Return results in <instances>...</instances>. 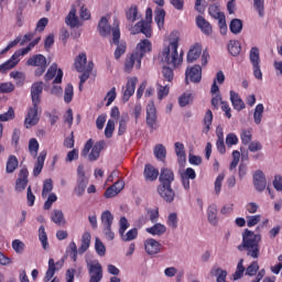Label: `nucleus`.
I'll return each mask as SVG.
<instances>
[{
	"mask_svg": "<svg viewBox=\"0 0 282 282\" xmlns=\"http://www.w3.org/2000/svg\"><path fill=\"white\" fill-rule=\"evenodd\" d=\"M208 13L213 19H216L217 21H221V19H226V14L219 11V7H217L216 4L209 6Z\"/></svg>",
	"mask_w": 282,
	"mask_h": 282,
	"instance_id": "42",
	"label": "nucleus"
},
{
	"mask_svg": "<svg viewBox=\"0 0 282 282\" xmlns=\"http://www.w3.org/2000/svg\"><path fill=\"white\" fill-rule=\"evenodd\" d=\"M41 94H43V82L33 83L31 86V99L33 107L29 109L24 120L26 129L39 124V106L41 105Z\"/></svg>",
	"mask_w": 282,
	"mask_h": 282,
	"instance_id": "2",
	"label": "nucleus"
},
{
	"mask_svg": "<svg viewBox=\"0 0 282 282\" xmlns=\"http://www.w3.org/2000/svg\"><path fill=\"white\" fill-rule=\"evenodd\" d=\"M101 224L104 228H111L113 225V214L110 210H105L101 213Z\"/></svg>",
	"mask_w": 282,
	"mask_h": 282,
	"instance_id": "39",
	"label": "nucleus"
},
{
	"mask_svg": "<svg viewBox=\"0 0 282 282\" xmlns=\"http://www.w3.org/2000/svg\"><path fill=\"white\" fill-rule=\"evenodd\" d=\"M199 56H202V44L196 43L187 53V63H195Z\"/></svg>",
	"mask_w": 282,
	"mask_h": 282,
	"instance_id": "26",
	"label": "nucleus"
},
{
	"mask_svg": "<svg viewBox=\"0 0 282 282\" xmlns=\"http://www.w3.org/2000/svg\"><path fill=\"white\" fill-rule=\"evenodd\" d=\"M51 219L54 224H57V226H61V224L65 223V216L63 215V212L58 209H55L52 213Z\"/></svg>",
	"mask_w": 282,
	"mask_h": 282,
	"instance_id": "50",
	"label": "nucleus"
},
{
	"mask_svg": "<svg viewBox=\"0 0 282 282\" xmlns=\"http://www.w3.org/2000/svg\"><path fill=\"white\" fill-rule=\"evenodd\" d=\"M153 153L156 160H160V162H164L166 160V148L164 144H156L154 147Z\"/></svg>",
	"mask_w": 282,
	"mask_h": 282,
	"instance_id": "41",
	"label": "nucleus"
},
{
	"mask_svg": "<svg viewBox=\"0 0 282 282\" xmlns=\"http://www.w3.org/2000/svg\"><path fill=\"white\" fill-rule=\"evenodd\" d=\"M94 72V62H89L86 66V69L83 72H79L82 75L79 76V83L80 85H85L87 80H89V76Z\"/></svg>",
	"mask_w": 282,
	"mask_h": 282,
	"instance_id": "34",
	"label": "nucleus"
},
{
	"mask_svg": "<svg viewBox=\"0 0 282 282\" xmlns=\"http://www.w3.org/2000/svg\"><path fill=\"white\" fill-rule=\"evenodd\" d=\"M228 52L231 56H239V54H241V43L237 40H230L228 44Z\"/></svg>",
	"mask_w": 282,
	"mask_h": 282,
	"instance_id": "37",
	"label": "nucleus"
},
{
	"mask_svg": "<svg viewBox=\"0 0 282 282\" xmlns=\"http://www.w3.org/2000/svg\"><path fill=\"white\" fill-rule=\"evenodd\" d=\"M26 65H29V67H37L34 75L37 77L43 76L47 69V58H45L43 54H36L26 61Z\"/></svg>",
	"mask_w": 282,
	"mask_h": 282,
	"instance_id": "8",
	"label": "nucleus"
},
{
	"mask_svg": "<svg viewBox=\"0 0 282 282\" xmlns=\"http://www.w3.org/2000/svg\"><path fill=\"white\" fill-rule=\"evenodd\" d=\"M180 37L171 40L170 44L165 46L161 53L162 63L171 65L174 69H177L182 63H184V52L178 53Z\"/></svg>",
	"mask_w": 282,
	"mask_h": 282,
	"instance_id": "4",
	"label": "nucleus"
},
{
	"mask_svg": "<svg viewBox=\"0 0 282 282\" xmlns=\"http://www.w3.org/2000/svg\"><path fill=\"white\" fill-rule=\"evenodd\" d=\"M132 34H144L147 39H151L152 36L151 22H147L144 20L137 22L132 29Z\"/></svg>",
	"mask_w": 282,
	"mask_h": 282,
	"instance_id": "15",
	"label": "nucleus"
},
{
	"mask_svg": "<svg viewBox=\"0 0 282 282\" xmlns=\"http://www.w3.org/2000/svg\"><path fill=\"white\" fill-rule=\"evenodd\" d=\"M75 68L77 72H85L87 69V54L80 53L75 59Z\"/></svg>",
	"mask_w": 282,
	"mask_h": 282,
	"instance_id": "30",
	"label": "nucleus"
},
{
	"mask_svg": "<svg viewBox=\"0 0 282 282\" xmlns=\"http://www.w3.org/2000/svg\"><path fill=\"white\" fill-rule=\"evenodd\" d=\"M249 59L252 65L254 78H257V80H263V73L261 72V55L259 53V47H251L249 52Z\"/></svg>",
	"mask_w": 282,
	"mask_h": 282,
	"instance_id": "7",
	"label": "nucleus"
},
{
	"mask_svg": "<svg viewBox=\"0 0 282 282\" xmlns=\"http://www.w3.org/2000/svg\"><path fill=\"white\" fill-rule=\"evenodd\" d=\"M113 131H116V121L109 119L105 128L106 138H113Z\"/></svg>",
	"mask_w": 282,
	"mask_h": 282,
	"instance_id": "56",
	"label": "nucleus"
},
{
	"mask_svg": "<svg viewBox=\"0 0 282 282\" xmlns=\"http://www.w3.org/2000/svg\"><path fill=\"white\" fill-rule=\"evenodd\" d=\"M95 249L99 257H105L107 248L105 247V243H102V241L99 240V238H96L95 240Z\"/></svg>",
	"mask_w": 282,
	"mask_h": 282,
	"instance_id": "57",
	"label": "nucleus"
},
{
	"mask_svg": "<svg viewBox=\"0 0 282 282\" xmlns=\"http://www.w3.org/2000/svg\"><path fill=\"white\" fill-rule=\"evenodd\" d=\"M138 85V77H131L126 84V89L123 91L122 101L129 102V99L133 94H135V86Z\"/></svg>",
	"mask_w": 282,
	"mask_h": 282,
	"instance_id": "17",
	"label": "nucleus"
},
{
	"mask_svg": "<svg viewBox=\"0 0 282 282\" xmlns=\"http://www.w3.org/2000/svg\"><path fill=\"white\" fill-rule=\"evenodd\" d=\"M145 231L149 235H152L153 237H155V236L162 237V235H164V232H166V226H164L163 224L156 223L152 227L147 228Z\"/></svg>",
	"mask_w": 282,
	"mask_h": 282,
	"instance_id": "28",
	"label": "nucleus"
},
{
	"mask_svg": "<svg viewBox=\"0 0 282 282\" xmlns=\"http://www.w3.org/2000/svg\"><path fill=\"white\" fill-rule=\"evenodd\" d=\"M116 87H112L105 97V100H107L106 107H109L116 100Z\"/></svg>",
	"mask_w": 282,
	"mask_h": 282,
	"instance_id": "64",
	"label": "nucleus"
},
{
	"mask_svg": "<svg viewBox=\"0 0 282 282\" xmlns=\"http://www.w3.org/2000/svg\"><path fill=\"white\" fill-rule=\"evenodd\" d=\"M263 118V104H258L254 109L253 120L256 124H261Z\"/></svg>",
	"mask_w": 282,
	"mask_h": 282,
	"instance_id": "52",
	"label": "nucleus"
},
{
	"mask_svg": "<svg viewBox=\"0 0 282 282\" xmlns=\"http://www.w3.org/2000/svg\"><path fill=\"white\" fill-rule=\"evenodd\" d=\"M156 89H158V98L159 100H163V98H166L171 91V84H166L162 82H158L156 84Z\"/></svg>",
	"mask_w": 282,
	"mask_h": 282,
	"instance_id": "29",
	"label": "nucleus"
},
{
	"mask_svg": "<svg viewBox=\"0 0 282 282\" xmlns=\"http://www.w3.org/2000/svg\"><path fill=\"white\" fill-rule=\"evenodd\" d=\"M126 19H128L130 21V23H134V21H138V6L132 4L126 11Z\"/></svg>",
	"mask_w": 282,
	"mask_h": 282,
	"instance_id": "46",
	"label": "nucleus"
},
{
	"mask_svg": "<svg viewBox=\"0 0 282 282\" xmlns=\"http://www.w3.org/2000/svg\"><path fill=\"white\" fill-rule=\"evenodd\" d=\"M259 243H261V235L254 234V231H250L249 229H245L242 234V243L238 246V250L239 252H243V250H246L248 257H251V259H259V254L261 252Z\"/></svg>",
	"mask_w": 282,
	"mask_h": 282,
	"instance_id": "3",
	"label": "nucleus"
},
{
	"mask_svg": "<svg viewBox=\"0 0 282 282\" xmlns=\"http://www.w3.org/2000/svg\"><path fill=\"white\" fill-rule=\"evenodd\" d=\"M14 91V84L0 83V94H12Z\"/></svg>",
	"mask_w": 282,
	"mask_h": 282,
	"instance_id": "59",
	"label": "nucleus"
},
{
	"mask_svg": "<svg viewBox=\"0 0 282 282\" xmlns=\"http://www.w3.org/2000/svg\"><path fill=\"white\" fill-rule=\"evenodd\" d=\"M89 246H91V234L89 231H85L82 236V243L78 248V253L85 254V251L89 250Z\"/></svg>",
	"mask_w": 282,
	"mask_h": 282,
	"instance_id": "27",
	"label": "nucleus"
},
{
	"mask_svg": "<svg viewBox=\"0 0 282 282\" xmlns=\"http://www.w3.org/2000/svg\"><path fill=\"white\" fill-rule=\"evenodd\" d=\"M253 8L259 17L263 18L265 15V0H253Z\"/></svg>",
	"mask_w": 282,
	"mask_h": 282,
	"instance_id": "51",
	"label": "nucleus"
},
{
	"mask_svg": "<svg viewBox=\"0 0 282 282\" xmlns=\"http://www.w3.org/2000/svg\"><path fill=\"white\" fill-rule=\"evenodd\" d=\"M44 80L45 83H50V80H53V85H61V83H63V69L58 68L57 63H53L48 67L46 74L44 75Z\"/></svg>",
	"mask_w": 282,
	"mask_h": 282,
	"instance_id": "11",
	"label": "nucleus"
},
{
	"mask_svg": "<svg viewBox=\"0 0 282 282\" xmlns=\"http://www.w3.org/2000/svg\"><path fill=\"white\" fill-rule=\"evenodd\" d=\"M30 176V172L28 171V167H22L19 173V177L15 181V191L18 193H23L25 188L28 187V177Z\"/></svg>",
	"mask_w": 282,
	"mask_h": 282,
	"instance_id": "14",
	"label": "nucleus"
},
{
	"mask_svg": "<svg viewBox=\"0 0 282 282\" xmlns=\"http://www.w3.org/2000/svg\"><path fill=\"white\" fill-rule=\"evenodd\" d=\"M88 184L89 178H77V186L75 187V193L78 197L84 195Z\"/></svg>",
	"mask_w": 282,
	"mask_h": 282,
	"instance_id": "40",
	"label": "nucleus"
},
{
	"mask_svg": "<svg viewBox=\"0 0 282 282\" xmlns=\"http://www.w3.org/2000/svg\"><path fill=\"white\" fill-rule=\"evenodd\" d=\"M73 99H74V86L72 84H67L64 93V101L67 105H69V102H72Z\"/></svg>",
	"mask_w": 282,
	"mask_h": 282,
	"instance_id": "53",
	"label": "nucleus"
},
{
	"mask_svg": "<svg viewBox=\"0 0 282 282\" xmlns=\"http://www.w3.org/2000/svg\"><path fill=\"white\" fill-rule=\"evenodd\" d=\"M58 199V196H56V194L51 193L48 194V197L46 199V202L44 203V210H50V208H52V205L54 204V202H56Z\"/></svg>",
	"mask_w": 282,
	"mask_h": 282,
	"instance_id": "62",
	"label": "nucleus"
},
{
	"mask_svg": "<svg viewBox=\"0 0 282 282\" xmlns=\"http://www.w3.org/2000/svg\"><path fill=\"white\" fill-rule=\"evenodd\" d=\"M65 23L70 28L78 25V17H76V8H72L68 15L66 17Z\"/></svg>",
	"mask_w": 282,
	"mask_h": 282,
	"instance_id": "43",
	"label": "nucleus"
},
{
	"mask_svg": "<svg viewBox=\"0 0 282 282\" xmlns=\"http://www.w3.org/2000/svg\"><path fill=\"white\" fill-rule=\"evenodd\" d=\"M19 169V159L15 155H9L6 166L7 173H14Z\"/></svg>",
	"mask_w": 282,
	"mask_h": 282,
	"instance_id": "36",
	"label": "nucleus"
},
{
	"mask_svg": "<svg viewBox=\"0 0 282 282\" xmlns=\"http://www.w3.org/2000/svg\"><path fill=\"white\" fill-rule=\"evenodd\" d=\"M188 80L191 83H202V66L194 65L192 67H187L185 70V83L188 85Z\"/></svg>",
	"mask_w": 282,
	"mask_h": 282,
	"instance_id": "13",
	"label": "nucleus"
},
{
	"mask_svg": "<svg viewBox=\"0 0 282 282\" xmlns=\"http://www.w3.org/2000/svg\"><path fill=\"white\" fill-rule=\"evenodd\" d=\"M243 272H246V267H243V259H240L234 273V281H239L243 276Z\"/></svg>",
	"mask_w": 282,
	"mask_h": 282,
	"instance_id": "55",
	"label": "nucleus"
},
{
	"mask_svg": "<svg viewBox=\"0 0 282 282\" xmlns=\"http://www.w3.org/2000/svg\"><path fill=\"white\" fill-rule=\"evenodd\" d=\"M196 25L199 28L203 34H206V36H210V34H213V25H210V22L206 21L204 17H196Z\"/></svg>",
	"mask_w": 282,
	"mask_h": 282,
	"instance_id": "22",
	"label": "nucleus"
},
{
	"mask_svg": "<svg viewBox=\"0 0 282 282\" xmlns=\"http://www.w3.org/2000/svg\"><path fill=\"white\" fill-rule=\"evenodd\" d=\"M153 48V44L149 40H141L140 43L137 44L135 54L141 61L144 58V55L148 54V52H151Z\"/></svg>",
	"mask_w": 282,
	"mask_h": 282,
	"instance_id": "19",
	"label": "nucleus"
},
{
	"mask_svg": "<svg viewBox=\"0 0 282 282\" xmlns=\"http://www.w3.org/2000/svg\"><path fill=\"white\" fill-rule=\"evenodd\" d=\"M143 176L147 182H155L158 177H160V170L155 169V166L151 164H145L144 171H143Z\"/></svg>",
	"mask_w": 282,
	"mask_h": 282,
	"instance_id": "21",
	"label": "nucleus"
},
{
	"mask_svg": "<svg viewBox=\"0 0 282 282\" xmlns=\"http://www.w3.org/2000/svg\"><path fill=\"white\" fill-rule=\"evenodd\" d=\"M14 118V109L12 107L2 115H0V122H8V120H13Z\"/></svg>",
	"mask_w": 282,
	"mask_h": 282,
	"instance_id": "63",
	"label": "nucleus"
},
{
	"mask_svg": "<svg viewBox=\"0 0 282 282\" xmlns=\"http://www.w3.org/2000/svg\"><path fill=\"white\" fill-rule=\"evenodd\" d=\"M240 139L242 144H250L252 142V131L250 130H242L240 134Z\"/></svg>",
	"mask_w": 282,
	"mask_h": 282,
	"instance_id": "60",
	"label": "nucleus"
},
{
	"mask_svg": "<svg viewBox=\"0 0 282 282\" xmlns=\"http://www.w3.org/2000/svg\"><path fill=\"white\" fill-rule=\"evenodd\" d=\"M41 42V37H37L33 40L26 47L20 48L14 52V54L4 63L0 65V72L2 74H6V72H9V69H14L17 65H19V61H21V56H25V54H30L32 52L33 47H36L39 43Z\"/></svg>",
	"mask_w": 282,
	"mask_h": 282,
	"instance_id": "5",
	"label": "nucleus"
},
{
	"mask_svg": "<svg viewBox=\"0 0 282 282\" xmlns=\"http://www.w3.org/2000/svg\"><path fill=\"white\" fill-rule=\"evenodd\" d=\"M112 44L117 45L115 50V58L116 61H120L122 55L127 53V42H120V28L118 26H115V29H112Z\"/></svg>",
	"mask_w": 282,
	"mask_h": 282,
	"instance_id": "10",
	"label": "nucleus"
},
{
	"mask_svg": "<svg viewBox=\"0 0 282 282\" xmlns=\"http://www.w3.org/2000/svg\"><path fill=\"white\" fill-rule=\"evenodd\" d=\"M145 122L151 133H153V131H158V128L160 127L158 124V109L155 108V102L153 101H149L147 105Z\"/></svg>",
	"mask_w": 282,
	"mask_h": 282,
	"instance_id": "9",
	"label": "nucleus"
},
{
	"mask_svg": "<svg viewBox=\"0 0 282 282\" xmlns=\"http://www.w3.org/2000/svg\"><path fill=\"white\" fill-rule=\"evenodd\" d=\"M54 191V183L52 178H46L43 183V188H42V197L45 199L47 195H50V192Z\"/></svg>",
	"mask_w": 282,
	"mask_h": 282,
	"instance_id": "49",
	"label": "nucleus"
},
{
	"mask_svg": "<svg viewBox=\"0 0 282 282\" xmlns=\"http://www.w3.org/2000/svg\"><path fill=\"white\" fill-rule=\"evenodd\" d=\"M54 274H56V262H54V258L48 260V268L45 272V276L43 279L44 282H50L54 279Z\"/></svg>",
	"mask_w": 282,
	"mask_h": 282,
	"instance_id": "31",
	"label": "nucleus"
},
{
	"mask_svg": "<svg viewBox=\"0 0 282 282\" xmlns=\"http://www.w3.org/2000/svg\"><path fill=\"white\" fill-rule=\"evenodd\" d=\"M203 124L205 126L203 133H208V131H210V126L213 124V110L206 111L203 119Z\"/></svg>",
	"mask_w": 282,
	"mask_h": 282,
	"instance_id": "44",
	"label": "nucleus"
},
{
	"mask_svg": "<svg viewBox=\"0 0 282 282\" xmlns=\"http://www.w3.org/2000/svg\"><path fill=\"white\" fill-rule=\"evenodd\" d=\"M161 74L163 76V83H167V85H171L173 83V79L175 78V73L173 72V68L169 66H163Z\"/></svg>",
	"mask_w": 282,
	"mask_h": 282,
	"instance_id": "33",
	"label": "nucleus"
},
{
	"mask_svg": "<svg viewBox=\"0 0 282 282\" xmlns=\"http://www.w3.org/2000/svg\"><path fill=\"white\" fill-rule=\"evenodd\" d=\"M122 241H133V239H138V228L130 229L126 235L121 236Z\"/></svg>",
	"mask_w": 282,
	"mask_h": 282,
	"instance_id": "58",
	"label": "nucleus"
},
{
	"mask_svg": "<svg viewBox=\"0 0 282 282\" xmlns=\"http://www.w3.org/2000/svg\"><path fill=\"white\" fill-rule=\"evenodd\" d=\"M144 248L148 254H158L162 248V245H160L158 240L149 238L144 241Z\"/></svg>",
	"mask_w": 282,
	"mask_h": 282,
	"instance_id": "24",
	"label": "nucleus"
},
{
	"mask_svg": "<svg viewBox=\"0 0 282 282\" xmlns=\"http://www.w3.org/2000/svg\"><path fill=\"white\" fill-rule=\"evenodd\" d=\"M116 28H111V24H109V20L107 17H102L98 23L97 31L99 34L104 37L107 39V36H111V32H113Z\"/></svg>",
	"mask_w": 282,
	"mask_h": 282,
	"instance_id": "18",
	"label": "nucleus"
},
{
	"mask_svg": "<svg viewBox=\"0 0 282 282\" xmlns=\"http://www.w3.org/2000/svg\"><path fill=\"white\" fill-rule=\"evenodd\" d=\"M207 219L212 226H217V205L213 204L208 206L207 209Z\"/></svg>",
	"mask_w": 282,
	"mask_h": 282,
	"instance_id": "35",
	"label": "nucleus"
},
{
	"mask_svg": "<svg viewBox=\"0 0 282 282\" xmlns=\"http://www.w3.org/2000/svg\"><path fill=\"white\" fill-rule=\"evenodd\" d=\"M231 34H241L243 30V21L241 19H232L229 23Z\"/></svg>",
	"mask_w": 282,
	"mask_h": 282,
	"instance_id": "32",
	"label": "nucleus"
},
{
	"mask_svg": "<svg viewBox=\"0 0 282 282\" xmlns=\"http://www.w3.org/2000/svg\"><path fill=\"white\" fill-rule=\"evenodd\" d=\"M191 102H193V94H191V93H184L178 98L180 107H186L187 105H191Z\"/></svg>",
	"mask_w": 282,
	"mask_h": 282,
	"instance_id": "54",
	"label": "nucleus"
},
{
	"mask_svg": "<svg viewBox=\"0 0 282 282\" xmlns=\"http://www.w3.org/2000/svg\"><path fill=\"white\" fill-rule=\"evenodd\" d=\"M181 177L185 180H195L197 177V173L193 167H187L184 173L181 174Z\"/></svg>",
	"mask_w": 282,
	"mask_h": 282,
	"instance_id": "61",
	"label": "nucleus"
},
{
	"mask_svg": "<svg viewBox=\"0 0 282 282\" xmlns=\"http://www.w3.org/2000/svg\"><path fill=\"white\" fill-rule=\"evenodd\" d=\"M230 101L236 109V111H242V109H246V104L243 102V99L239 97V94L235 93V90H230Z\"/></svg>",
	"mask_w": 282,
	"mask_h": 282,
	"instance_id": "25",
	"label": "nucleus"
},
{
	"mask_svg": "<svg viewBox=\"0 0 282 282\" xmlns=\"http://www.w3.org/2000/svg\"><path fill=\"white\" fill-rule=\"evenodd\" d=\"M88 274L90 276L89 282L102 281V264L98 260H94L87 263Z\"/></svg>",
	"mask_w": 282,
	"mask_h": 282,
	"instance_id": "12",
	"label": "nucleus"
},
{
	"mask_svg": "<svg viewBox=\"0 0 282 282\" xmlns=\"http://www.w3.org/2000/svg\"><path fill=\"white\" fill-rule=\"evenodd\" d=\"M133 65L135 69H140L142 67V59L135 53H132L130 56L126 58L124 72H127L128 74H131V70L133 69Z\"/></svg>",
	"mask_w": 282,
	"mask_h": 282,
	"instance_id": "16",
	"label": "nucleus"
},
{
	"mask_svg": "<svg viewBox=\"0 0 282 282\" xmlns=\"http://www.w3.org/2000/svg\"><path fill=\"white\" fill-rule=\"evenodd\" d=\"M105 149V141H97L94 144V139H89L82 150V158H87L90 162H96L100 158V152Z\"/></svg>",
	"mask_w": 282,
	"mask_h": 282,
	"instance_id": "6",
	"label": "nucleus"
},
{
	"mask_svg": "<svg viewBox=\"0 0 282 282\" xmlns=\"http://www.w3.org/2000/svg\"><path fill=\"white\" fill-rule=\"evenodd\" d=\"M159 182L158 193L160 197L171 204L173 199H175V191H173L171 186L173 182H175V173H173V170L169 167L161 169Z\"/></svg>",
	"mask_w": 282,
	"mask_h": 282,
	"instance_id": "1",
	"label": "nucleus"
},
{
	"mask_svg": "<svg viewBox=\"0 0 282 282\" xmlns=\"http://www.w3.org/2000/svg\"><path fill=\"white\" fill-rule=\"evenodd\" d=\"M45 158H47V151L43 150L42 152H40L37 156V161L33 169L34 177H39V175H41V172L43 171V166H45Z\"/></svg>",
	"mask_w": 282,
	"mask_h": 282,
	"instance_id": "23",
	"label": "nucleus"
},
{
	"mask_svg": "<svg viewBox=\"0 0 282 282\" xmlns=\"http://www.w3.org/2000/svg\"><path fill=\"white\" fill-rule=\"evenodd\" d=\"M39 240L42 243V248L47 250L50 248V242H47V232H45V226H40L39 228Z\"/></svg>",
	"mask_w": 282,
	"mask_h": 282,
	"instance_id": "45",
	"label": "nucleus"
},
{
	"mask_svg": "<svg viewBox=\"0 0 282 282\" xmlns=\"http://www.w3.org/2000/svg\"><path fill=\"white\" fill-rule=\"evenodd\" d=\"M253 186L256 187V191H259V193L265 191V186H268L265 174L260 170H258L253 175Z\"/></svg>",
	"mask_w": 282,
	"mask_h": 282,
	"instance_id": "20",
	"label": "nucleus"
},
{
	"mask_svg": "<svg viewBox=\"0 0 282 282\" xmlns=\"http://www.w3.org/2000/svg\"><path fill=\"white\" fill-rule=\"evenodd\" d=\"M166 18V11L160 9L155 12L154 21L158 24V28L162 30L164 28V19Z\"/></svg>",
	"mask_w": 282,
	"mask_h": 282,
	"instance_id": "47",
	"label": "nucleus"
},
{
	"mask_svg": "<svg viewBox=\"0 0 282 282\" xmlns=\"http://www.w3.org/2000/svg\"><path fill=\"white\" fill-rule=\"evenodd\" d=\"M39 141L34 138L29 141V153L32 158H36L39 155Z\"/></svg>",
	"mask_w": 282,
	"mask_h": 282,
	"instance_id": "48",
	"label": "nucleus"
},
{
	"mask_svg": "<svg viewBox=\"0 0 282 282\" xmlns=\"http://www.w3.org/2000/svg\"><path fill=\"white\" fill-rule=\"evenodd\" d=\"M174 147L178 163L182 164V162H186V150H184V143L176 142Z\"/></svg>",
	"mask_w": 282,
	"mask_h": 282,
	"instance_id": "38",
	"label": "nucleus"
}]
</instances>
